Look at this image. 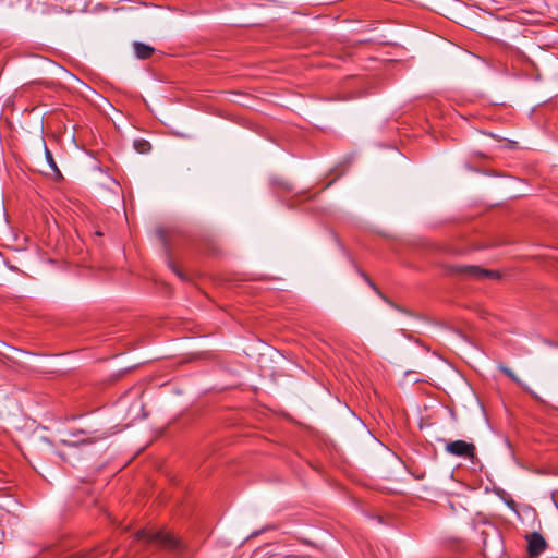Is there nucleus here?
Returning <instances> with one entry per match:
<instances>
[{
	"label": "nucleus",
	"instance_id": "nucleus-1",
	"mask_svg": "<svg viewBox=\"0 0 558 558\" xmlns=\"http://www.w3.org/2000/svg\"><path fill=\"white\" fill-rule=\"evenodd\" d=\"M136 538L140 541H145L147 543H156L162 546L163 548L182 551L184 545L180 538H178L174 534L165 531H145L141 530L136 533Z\"/></svg>",
	"mask_w": 558,
	"mask_h": 558
},
{
	"label": "nucleus",
	"instance_id": "nucleus-2",
	"mask_svg": "<svg viewBox=\"0 0 558 558\" xmlns=\"http://www.w3.org/2000/svg\"><path fill=\"white\" fill-rule=\"evenodd\" d=\"M445 451L451 456L473 460L476 448L474 444L464 440L448 441Z\"/></svg>",
	"mask_w": 558,
	"mask_h": 558
},
{
	"label": "nucleus",
	"instance_id": "nucleus-3",
	"mask_svg": "<svg viewBox=\"0 0 558 558\" xmlns=\"http://www.w3.org/2000/svg\"><path fill=\"white\" fill-rule=\"evenodd\" d=\"M527 539V551L530 556H539L547 548L545 538L537 532H533L526 536Z\"/></svg>",
	"mask_w": 558,
	"mask_h": 558
},
{
	"label": "nucleus",
	"instance_id": "nucleus-4",
	"mask_svg": "<svg viewBox=\"0 0 558 558\" xmlns=\"http://www.w3.org/2000/svg\"><path fill=\"white\" fill-rule=\"evenodd\" d=\"M457 271L474 278H498V274L492 270L482 269L477 266H458Z\"/></svg>",
	"mask_w": 558,
	"mask_h": 558
},
{
	"label": "nucleus",
	"instance_id": "nucleus-5",
	"mask_svg": "<svg viewBox=\"0 0 558 558\" xmlns=\"http://www.w3.org/2000/svg\"><path fill=\"white\" fill-rule=\"evenodd\" d=\"M135 54L138 59H148L154 53L155 49L143 43H134L133 45Z\"/></svg>",
	"mask_w": 558,
	"mask_h": 558
},
{
	"label": "nucleus",
	"instance_id": "nucleus-6",
	"mask_svg": "<svg viewBox=\"0 0 558 558\" xmlns=\"http://www.w3.org/2000/svg\"><path fill=\"white\" fill-rule=\"evenodd\" d=\"M45 156H46V160L48 162V166L50 168V170L52 171V173L56 175L57 179H60L62 178V174L53 159V156L51 154V151L48 149V148H45Z\"/></svg>",
	"mask_w": 558,
	"mask_h": 558
},
{
	"label": "nucleus",
	"instance_id": "nucleus-7",
	"mask_svg": "<svg viewBox=\"0 0 558 558\" xmlns=\"http://www.w3.org/2000/svg\"><path fill=\"white\" fill-rule=\"evenodd\" d=\"M134 148L141 154H146L150 150V143L146 140H136Z\"/></svg>",
	"mask_w": 558,
	"mask_h": 558
},
{
	"label": "nucleus",
	"instance_id": "nucleus-8",
	"mask_svg": "<svg viewBox=\"0 0 558 558\" xmlns=\"http://www.w3.org/2000/svg\"><path fill=\"white\" fill-rule=\"evenodd\" d=\"M499 369L505 374L507 375L510 379H512L513 381H515L517 384H521L520 379L518 378V376L507 366L505 365H499Z\"/></svg>",
	"mask_w": 558,
	"mask_h": 558
},
{
	"label": "nucleus",
	"instance_id": "nucleus-9",
	"mask_svg": "<svg viewBox=\"0 0 558 558\" xmlns=\"http://www.w3.org/2000/svg\"><path fill=\"white\" fill-rule=\"evenodd\" d=\"M499 369L505 374L507 375L510 379H512L513 381H515L517 384H521L520 379L518 378V376L507 366L505 365H499Z\"/></svg>",
	"mask_w": 558,
	"mask_h": 558
},
{
	"label": "nucleus",
	"instance_id": "nucleus-10",
	"mask_svg": "<svg viewBox=\"0 0 558 558\" xmlns=\"http://www.w3.org/2000/svg\"><path fill=\"white\" fill-rule=\"evenodd\" d=\"M158 234H159L160 239L163 240V238H165L163 231H158Z\"/></svg>",
	"mask_w": 558,
	"mask_h": 558
},
{
	"label": "nucleus",
	"instance_id": "nucleus-11",
	"mask_svg": "<svg viewBox=\"0 0 558 558\" xmlns=\"http://www.w3.org/2000/svg\"><path fill=\"white\" fill-rule=\"evenodd\" d=\"M173 270L181 277V272H178L175 268H173Z\"/></svg>",
	"mask_w": 558,
	"mask_h": 558
}]
</instances>
